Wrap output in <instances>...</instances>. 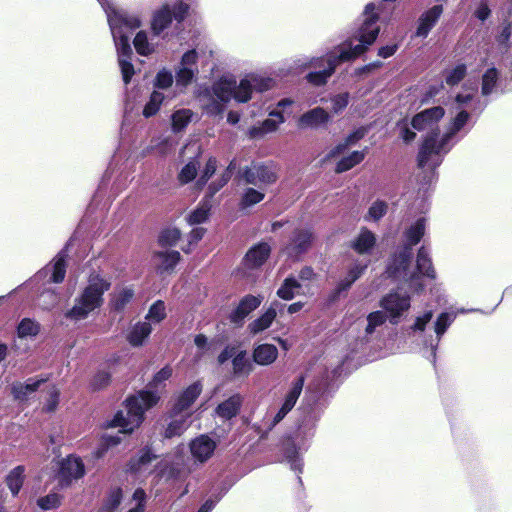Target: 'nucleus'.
I'll return each instance as SVG.
<instances>
[{"label":"nucleus","mask_w":512,"mask_h":512,"mask_svg":"<svg viewBox=\"0 0 512 512\" xmlns=\"http://www.w3.org/2000/svg\"><path fill=\"white\" fill-rule=\"evenodd\" d=\"M134 297V290L131 287H122L115 291L111 303L115 310H123Z\"/></svg>","instance_id":"41"},{"label":"nucleus","mask_w":512,"mask_h":512,"mask_svg":"<svg viewBox=\"0 0 512 512\" xmlns=\"http://www.w3.org/2000/svg\"><path fill=\"white\" fill-rule=\"evenodd\" d=\"M467 73V67L465 64L460 63L451 69H447L444 72V81L447 85L453 87L459 84Z\"/></svg>","instance_id":"43"},{"label":"nucleus","mask_w":512,"mask_h":512,"mask_svg":"<svg viewBox=\"0 0 512 512\" xmlns=\"http://www.w3.org/2000/svg\"><path fill=\"white\" fill-rule=\"evenodd\" d=\"M62 497L56 493H50L37 500V505L43 510H51L60 506Z\"/></svg>","instance_id":"56"},{"label":"nucleus","mask_w":512,"mask_h":512,"mask_svg":"<svg viewBox=\"0 0 512 512\" xmlns=\"http://www.w3.org/2000/svg\"><path fill=\"white\" fill-rule=\"evenodd\" d=\"M477 88L475 86H468L465 83L462 87V91L458 93L454 99V105L456 110H465L470 108L474 103Z\"/></svg>","instance_id":"34"},{"label":"nucleus","mask_w":512,"mask_h":512,"mask_svg":"<svg viewBox=\"0 0 512 512\" xmlns=\"http://www.w3.org/2000/svg\"><path fill=\"white\" fill-rule=\"evenodd\" d=\"M24 472V466L19 465L12 469L6 477V484L13 496H16L19 493L23 485L25 477Z\"/></svg>","instance_id":"38"},{"label":"nucleus","mask_w":512,"mask_h":512,"mask_svg":"<svg viewBox=\"0 0 512 512\" xmlns=\"http://www.w3.org/2000/svg\"><path fill=\"white\" fill-rule=\"evenodd\" d=\"M166 317L165 305L162 301H156L149 309L146 319L154 323L161 322Z\"/></svg>","instance_id":"55"},{"label":"nucleus","mask_w":512,"mask_h":512,"mask_svg":"<svg viewBox=\"0 0 512 512\" xmlns=\"http://www.w3.org/2000/svg\"><path fill=\"white\" fill-rule=\"evenodd\" d=\"M276 315V309L272 305L265 311L264 314H262L259 318L255 319L248 325L249 332L253 335H256L268 329L276 318Z\"/></svg>","instance_id":"31"},{"label":"nucleus","mask_w":512,"mask_h":512,"mask_svg":"<svg viewBox=\"0 0 512 512\" xmlns=\"http://www.w3.org/2000/svg\"><path fill=\"white\" fill-rule=\"evenodd\" d=\"M181 233L177 228H167L159 236V243L162 247L174 246L180 239Z\"/></svg>","instance_id":"54"},{"label":"nucleus","mask_w":512,"mask_h":512,"mask_svg":"<svg viewBox=\"0 0 512 512\" xmlns=\"http://www.w3.org/2000/svg\"><path fill=\"white\" fill-rule=\"evenodd\" d=\"M171 375V367L165 366L162 368L150 382L148 390L139 392L126 400L125 412H117L109 426L120 427L121 433H131L139 427L143 421L145 411L158 402V389L164 385Z\"/></svg>","instance_id":"4"},{"label":"nucleus","mask_w":512,"mask_h":512,"mask_svg":"<svg viewBox=\"0 0 512 512\" xmlns=\"http://www.w3.org/2000/svg\"><path fill=\"white\" fill-rule=\"evenodd\" d=\"M388 205L386 202L381 200H376L369 207L367 214L364 216L365 221L368 222H377L380 220L387 212Z\"/></svg>","instance_id":"48"},{"label":"nucleus","mask_w":512,"mask_h":512,"mask_svg":"<svg viewBox=\"0 0 512 512\" xmlns=\"http://www.w3.org/2000/svg\"><path fill=\"white\" fill-rule=\"evenodd\" d=\"M202 391L200 383L196 382L190 385L184 390L176 400L174 404V410L176 412H189V407L194 403Z\"/></svg>","instance_id":"25"},{"label":"nucleus","mask_w":512,"mask_h":512,"mask_svg":"<svg viewBox=\"0 0 512 512\" xmlns=\"http://www.w3.org/2000/svg\"><path fill=\"white\" fill-rule=\"evenodd\" d=\"M188 9V4L184 2L175 3L173 6H170L169 4L163 5L153 14L151 22L153 33L155 35H159L170 25L172 19H175L178 22L182 21L185 18Z\"/></svg>","instance_id":"8"},{"label":"nucleus","mask_w":512,"mask_h":512,"mask_svg":"<svg viewBox=\"0 0 512 512\" xmlns=\"http://www.w3.org/2000/svg\"><path fill=\"white\" fill-rule=\"evenodd\" d=\"M313 241L314 235L310 229H297L283 251L288 257L298 258L310 249Z\"/></svg>","instance_id":"13"},{"label":"nucleus","mask_w":512,"mask_h":512,"mask_svg":"<svg viewBox=\"0 0 512 512\" xmlns=\"http://www.w3.org/2000/svg\"><path fill=\"white\" fill-rule=\"evenodd\" d=\"M467 311L465 309H460L457 312H443L441 313L434 324V331L437 337V342L435 344H431V351L432 354H435L436 347L441 339V337L444 335L446 330L449 328V326L454 322L457 313H466Z\"/></svg>","instance_id":"29"},{"label":"nucleus","mask_w":512,"mask_h":512,"mask_svg":"<svg viewBox=\"0 0 512 512\" xmlns=\"http://www.w3.org/2000/svg\"><path fill=\"white\" fill-rule=\"evenodd\" d=\"M193 116V111L188 108H182L174 111L171 115L172 131L175 133L183 131L192 121Z\"/></svg>","instance_id":"33"},{"label":"nucleus","mask_w":512,"mask_h":512,"mask_svg":"<svg viewBox=\"0 0 512 512\" xmlns=\"http://www.w3.org/2000/svg\"><path fill=\"white\" fill-rule=\"evenodd\" d=\"M367 267V264L357 263L351 267L347 275L338 283L336 293L340 294L343 291L348 290L351 285L363 274Z\"/></svg>","instance_id":"36"},{"label":"nucleus","mask_w":512,"mask_h":512,"mask_svg":"<svg viewBox=\"0 0 512 512\" xmlns=\"http://www.w3.org/2000/svg\"><path fill=\"white\" fill-rule=\"evenodd\" d=\"M180 260L178 251L158 252L154 255V261L157 268L164 272L172 270Z\"/></svg>","instance_id":"32"},{"label":"nucleus","mask_w":512,"mask_h":512,"mask_svg":"<svg viewBox=\"0 0 512 512\" xmlns=\"http://www.w3.org/2000/svg\"><path fill=\"white\" fill-rule=\"evenodd\" d=\"M443 13L442 5H434L423 12L417 21L415 36L426 38Z\"/></svg>","instance_id":"17"},{"label":"nucleus","mask_w":512,"mask_h":512,"mask_svg":"<svg viewBox=\"0 0 512 512\" xmlns=\"http://www.w3.org/2000/svg\"><path fill=\"white\" fill-rule=\"evenodd\" d=\"M217 168V160L215 158H209L200 178L197 181L198 187H203L207 181L212 177Z\"/></svg>","instance_id":"57"},{"label":"nucleus","mask_w":512,"mask_h":512,"mask_svg":"<svg viewBox=\"0 0 512 512\" xmlns=\"http://www.w3.org/2000/svg\"><path fill=\"white\" fill-rule=\"evenodd\" d=\"M432 317V311H427L423 315L418 316L415 319L414 325L412 326V330L423 332L425 330L426 325L431 321Z\"/></svg>","instance_id":"63"},{"label":"nucleus","mask_w":512,"mask_h":512,"mask_svg":"<svg viewBox=\"0 0 512 512\" xmlns=\"http://www.w3.org/2000/svg\"><path fill=\"white\" fill-rule=\"evenodd\" d=\"M211 209L210 199L203 200L200 205L189 214L188 222L190 225L200 224L206 221Z\"/></svg>","instance_id":"45"},{"label":"nucleus","mask_w":512,"mask_h":512,"mask_svg":"<svg viewBox=\"0 0 512 512\" xmlns=\"http://www.w3.org/2000/svg\"><path fill=\"white\" fill-rule=\"evenodd\" d=\"M499 72L496 68H489L482 76L481 93L483 96L490 95L498 82Z\"/></svg>","instance_id":"44"},{"label":"nucleus","mask_w":512,"mask_h":512,"mask_svg":"<svg viewBox=\"0 0 512 512\" xmlns=\"http://www.w3.org/2000/svg\"><path fill=\"white\" fill-rule=\"evenodd\" d=\"M300 289L301 284L294 277H288L277 290V295L281 299L291 300L296 294H299Z\"/></svg>","instance_id":"40"},{"label":"nucleus","mask_w":512,"mask_h":512,"mask_svg":"<svg viewBox=\"0 0 512 512\" xmlns=\"http://www.w3.org/2000/svg\"><path fill=\"white\" fill-rule=\"evenodd\" d=\"M199 169L197 160L189 161L179 172L178 180L181 184H187L195 179Z\"/></svg>","instance_id":"51"},{"label":"nucleus","mask_w":512,"mask_h":512,"mask_svg":"<svg viewBox=\"0 0 512 512\" xmlns=\"http://www.w3.org/2000/svg\"><path fill=\"white\" fill-rule=\"evenodd\" d=\"M163 100H164L163 93L154 91L150 95V99L143 109V115L146 118L154 116L159 111Z\"/></svg>","instance_id":"49"},{"label":"nucleus","mask_w":512,"mask_h":512,"mask_svg":"<svg viewBox=\"0 0 512 512\" xmlns=\"http://www.w3.org/2000/svg\"><path fill=\"white\" fill-rule=\"evenodd\" d=\"M387 316L388 315L382 311L371 312L367 316V326L365 328L366 334H372L378 326L383 325Z\"/></svg>","instance_id":"52"},{"label":"nucleus","mask_w":512,"mask_h":512,"mask_svg":"<svg viewBox=\"0 0 512 512\" xmlns=\"http://www.w3.org/2000/svg\"><path fill=\"white\" fill-rule=\"evenodd\" d=\"M377 21L378 13L376 12L375 4H367L363 12L362 24L356 35L359 41L358 44L353 45L352 42H345L328 53L325 57L313 58L309 62L306 60H298L296 62L297 68H319V71L309 73L307 80L317 86L325 84L340 63L350 61L360 56L366 51L367 47L376 40L379 34Z\"/></svg>","instance_id":"1"},{"label":"nucleus","mask_w":512,"mask_h":512,"mask_svg":"<svg viewBox=\"0 0 512 512\" xmlns=\"http://www.w3.org/2000/svg\"><path fill=\"white\" fill-rule=\"evenodd\" d=\"M110 286L111 283L99 274L90 275L87 286L75 298L73 307L66 312V318L74 321L86 319L102 306L103 295Z\"/></svg>","instance_id":"7"},{"label":"nucleus","mask_w":512,"mask_h":512,"mask_svg":"<svg viewBox=\"0 0 512 512\" xmlns=\"http://www.w3.org/2000/svg\"><path fill=\"white\" fill-rule=\"evenodd\" d=\"M243 177L247 183L253 185H267L277 179L275 169L269 165H253L244 171Z\"/></svg>","instance_id":"16"},{"label":"nucleus","mask_w":512,"mask_h":512,"mask_svg":"<svg viewBox=\"0 0 512 512\" xmlns=\"http://www.w3.org/2000/svg\"><path fill=\"white\" fill-rule=\"evenodd\" d=\"M445 111L442 107L436 106L420 113L416 114L411 120V126L414 130L417 131H425L428 130L429 133L425 137V139L429 136H433L437 144L440 142L439 133L435 130L437 127V123L443 118Z\"/></svg>","instance_id":"10"},{"label":"nucleus","mask_w":512,"mask_h":512,"mask_svg":"<svg viewBox=\"0 0 512 512\" xmlns=\"http://www.w3.org/2000/svg\"><path fill=\"white\" fill-rule=\"evenodd\" d=\"M190 412H176L172 410L171 421L165 430V437L171 438L181 435L191 424Z\"/></svg>","instance_id":"21"},{"label":"nucleus","mask_w":512,"mask_h":512,"mask_svg":"<svg viewBox=\"0 0 512 512\" xmlns=\"http://www.w3.org/2000/svg\"><path fill=\"white\" fill-rule=\"evenodd\" d=\"M104 9L108 24L118 53V62L125 84H128L134 75V67L129 61L132 54L130 35L141 26V19L135 14H129L115 7L109 0H98Z\"/></svg>","instance_id":"3"},{"label":"nucleus","mask_w":512,"mask_h":512,"mask_svg":"<svg viewBox=\"0 0 512 512\" xmlns=\"http://www.w3.org/2000/svg\"><path fill=\"white\" fill-rule=\"evenodd\" d=\"M39 324L30 319L24 318L18 325L17 333L20 338L34 337L39 333Z\"/></svg>","instance_id":"46"},{"label":"nucleus","mask_w":512,"mask_h":512,"mask_svg":"<svg viewBox=\"0 0 512 512\" xmlns=\"http://www.w3.org/2000/svg\"><path fill=\"white\" fill-rule=\"evenodd\" d=\"M198 53L192 49L183 54L178 66L175 68L176 87L185 89L198 74Z\"/></svg>","instance_id":"11"},{"label":"nucleus","mask_w":512,"mask_h":512,"mask_svg":"<svg viewBox=\"0 0 512 512\" xmlns=\"http://www.w3.org/2000/svg\"><path fill=\"white\" fill-rule=\"evenodd\" d=\"M269 116L270 117L264 120L260 125L253 126L249 129L248 134L250 138H261L265 134L276 131L279 125L285 122V117L281 111L273 110L270 112Z\"/></svg>","instance_id":"19"},{"label":"nucleus","mask_w":512,"mask_h":512,"mask_svg":"<svg viewBox=\"0 0 512 512\" xmlns=\"http://www.w3.org/2000/svg\"><path fill=\"white\" fill-rule=\"evenodd\" d=\"M189 447L194 460L204 463L212 457L217 444L208 435L203 434L193 439Z\"/></svg>","instance_id":"15"},{"label":"nucleus","mask_w":512,"mask_h":512,"mask_svg":"<svg viewBox=\"0 0 512 512\" xmlns=\"http://www.w3.org/2000/svg\"><path fill=\"white\" fill-rule=\"evenodd\" d=\"M273 86L274 81L271 78L249 75L236 86V80L233 77L223 76L210 88L201 91L198 98L206 114L214 116L222 114L225 104L232 97L239 102H247L254 91L263 92Z\"/></svg>","instance_id":"2"},{"label":"nucleus","mask_w":512,"mask_h":512,"mask_svg":"<svg viewBox=\"0 0 512 512\" xmlns=\"http://www.w3.org/2000/svg\"><path fill=\"white\" fill-rule=\"evenodd\" d=\"M263 298L260 296L247 295L237 306V308L230 314V321L234 324L240 325L243 320L256 308H258Z\"/></svg>","instance_id":"20"},{"label":"nucleus","mask_w":512,"mask_h":512,"mask_svg":"<svg viewBox=\"0 0 512 512\" xmlns=\"http://www.w3.org/2000/svg\"><path fill=\"white\" fill-rule=\"evenodd\" d=\"M65 258H66V252L63 250L56 256L51 267L47 268L52 271L51 281L54 283H61L65 278V274H66Z\"/></svg>","instance_id":"39"},{"label":"nucleus","mask_w":512,"mask_h":512,"mask_svg":"<svg viewBox=\"0 0 512 512\" xmlns=\"http://www.w3.org/2000/svg\"><path fill=\"white\" fill-rule=\"evenodd\" d=\"M330 120L329 113L321 107H316L304 113L298 121L300 128H317Z\"/></svg>","instance_id":"23"},{"label":"nucleus","mask_w":512,"mask_h":512,"mask_svg":"<svg viewBox=\"0 0 512 512\" xmlns=\"http://www.w3.org/2000/svg\"><path fill=\"white\" fill-rule=\"evenodd\" d=\"M271 252L270 246L265 243H259L253 246L245 256V264L249 268L261 266L269 257Z\"/></svg>","instance_id":"27"},{"label":"nucleus","mask_w":512,"mask_h":512,"mask_svg":"<svg viewBox=\"0 0 512 512\" xmlns=\"http://www.w3.org/2000/svg\"><path fill=\"white\" fill-rule=\"evenodd\" d=\"M85 468L82 460L76 456H68L61 463L59 482L62 486H68L73 480L83 477Z\"/></svg>","instance_id":"14"},{"label":"nucleus","mask_w":512,"mask_h":512,"mask_svg":"<svg viewBox=\"0 0 512 512\" xmlns=\"http://www.w3.org/2000/svg\"><path fill=\"white\" fill-rule=\"evenodd\" d=\"M173 84V74L167 69H162L157 73L155 86L160 89H167Z\"/></svg>","instance_id":"59"},{"label":"nucleus","mask_w":512,"mask_h":512,"mask_svg":"<svg viewBox=\"0 0 512 512\" xmlns=\"http://www.w3.org/2000/svg\"><path fill=\"white\" fill-rule=\"evenodd\" d=\"M42 382H44L42 379H29L25 383H15L12 385V394L16 399L24 400L28 398L32 393H34Z\"/></svg>","instance_id":"35"},{"label":"nucleus","mask_w":512,"mask_h":512,"mask_svg":"<svg viewBox=\"0 0 512 512\" xmlns=\"http://www.w3.org/2000/svg\"><path fill=\"white\" fill-rule=\"evenodd\" d=\"M410 305V297L398 292H391L380 301V306L390 317L392 323H397L398 319L409 310Z\"/></svg>","instance_id":"12"},{"label":"nucleus","mask_w":512,"mask_h":512,"mask_svg":"<svg viewBox=\"0 0 512 512\" xmlns=\"http://www.w3.org/2000/svg\"><path fill=\"white\" fill-rule=\"evenodd\" d=\"M364 136L363 131H355L350 134L343 143H339L336 145L328 154V158H333L340 155L344 152L350 145L355 144L358 140H360Z\"/></svg>","instance_id":"50"},{"label":"nucleus","mask_w":512,"mask_h":512,"mask_svg":"<svg viewBox=\"0 0 512 512\" xmlns=\"http://www.w3.org/2000/svg\"><path fill=\"white\" fill-rule=\"evenodd\" d=\"M426 230V219L421 217L412 223L404 232V245L397 250L388 263L386 273L392 278H403L414 281V272L409 271L412 259V247L420 242Z\"/></svg>","instance_id":"6"},{"label":"nucleus","mask_w":512,"mask_h":512,"mask_svg":"<svg viewBox=\"0 0 512 512\" xmlns=\"http://www.w3.org/2000/svg\"><path fill=\"white\" fill-rule=\"evenodd\" d=\"M277 357L278 349L273 344H260L253 349V360L258 365H270L275 362Z\"/></svg>","instance_id":"28"},{"label":"nucleus","mask_w":512,"mask_h":512,"mask_svg":"<svg viewBox=\"0 0 512 512\" xmlns=\"http://www.w3.org/2000/svg\"><path fill=\"white\" fill-rule=\"evenodd\" d=\"M457 111L448 131L441 136L438 144L432 135L424 139L418 154V165L422 169L433 171L441 164L443 155L454 145L456 133L464 127L470 116L466 110Z\"/></svg>","instance_id":"5"},{"label":"nucleus","mask_w":512,"mask_h":512,"mask_svg":"<svg viewBox=\"0 0 512 512\" xmlns=\"http://www.w3.org/2000/svg\"><path fill=\"white\" fill-rule=\"evenodd\" d=\"M304 385V377L300 376L289 389L288 393L285 396L284 402L279 409V411L275 414L273 418V425L279 423L295 406L299 396L301 395L302 389Z\"/></svg>","instance_id":"18"},{"label":"nucleus","mask_w":512,"mask_h":512,"mask_svg":"<svg viewBox=\"0 0 512 512\" xmlns=\"http://www.w3.org/2000/svg\"><path fill=\"white\" fill-rule=\"evenodd\" d=\"M264 198V193L255 190L253 188H249L245 191L242 197V205L243 206H252L259 202H261Z\"/></svg>","instance_id":"60"},{"label":"nucleus","mask_w":512,"mask_h":512,"mask_svg":"<svg viewBox=\"0 0 512 512\" xmlns=\"http://www.w3.org/2000/svg\"><path fill=\"white\" fill-rule=\"evenodd\" d=\"M155 459L156 456L152 454L149 449L145 448L140 451L138 456L130 460L128 464V471L140 475L150 473L151 462Z\"/></svg>","instance_id":"26"},{"label":"nucleus","mask_w":512,"mask_h":512,"mask_svg":"<svg viewBox=\"0 0 512 512\" xmlns=\"http://www.w3.org/2000/svg\"><path fill=\"white\" fill-rule=\"evenodd\" d=\"M349 103V94L340 93L331 98V110L333 113L338 114L342 112Z\"/></svg>","instance_id":"58"},{"label":"nucleus","mask_w":512,"mask_h":512,"mask_svg":"<svg viewBox=\"0 0 512 512\" xmlns=\"http://www.w3.org/2000/svg\"><path fill=\"white\" fill-rule=\"evenodd\" d=\"M242 403V396L235 394L216 407V414L223 419L229 420L238 414Z\"/></svg>","instance_id":"30"},{"label":"nucleus","mask_w":512,"mask_h":512,"mask_svg":"<svg viewBox=\"0 0 512 512\" xmlns=\"http://www.w3.org/2000/svg\"><path fill=\"white\" fill-rule=\"evenodd\" d=\"M136 51L140 55H150L154 52V46L148 41V37L145 31H139L133 41Z\"/></svg>","instance_id":"47"},{"label":"nucleus","mask_w":512,"mask_h":512,"mask_svg":"<svg viewBox=\"0 0 512 512\" xmlns=\"http://www.w3.org/2000/svg\"><path fill=\"white\" fill-rule=\"evenodd\" d=\"M233 163H230L228 168L222 173L220 178L213 181L209 187V198H212L223 186H225L231 178Z\"/></svg>","instance_id":"53"},{"label":"nucleus","mask_w":512,"mask_h":512,"mask_svg":"<svg viewBox=\"0 0 512 512\" xmlns=\"http://www.w3.org/2000/svg\"><path fill=\"white\" fill-rule=\"evenodd\" d=\"M232 366L233 373L236 376H248L253 370V365L247 357L246 351H240L234 356Z\"/></svg>","instance_id":"37"},{"label":"nucleus","mask_w":512,"mask_h":512,"mask_svg":"<svg viewBox=\"0 0 512 512\" xmlns=\"http://www.w3.org/2000/svg\"><path fill=\"white\" fill-rule=\"evenodd\" d=\"M376 244V235L369 229L361 228L359 234L351 241V248L359 254H369Z\"/></svg>","instance_id":"24"},{"label":"nucleus","mask_w":512,"mask_h":512,"mask_svg":"<svg viewBox=\"0 0 512 512\" xmlns=\"http://www.w3.org/2000/svg\"><path fill=\"white\" fill-rule=\"evenodd\" d=\"M399 135L404 142L409 143L416 137V133L412 131L407 122L399 123Z\"/></svg>","instance_id":"64"},{"label":"nucleus","mask_w":512,"mask_h":512,"mask_svg":"<svg viewBox=\"0 0 512 512\" xmlns=\"http://www.w3.org/2000/svg\"><path fill=\"white\" fill-rule=\"evenodd\" d=\"M152 332L151 324L147 321H139L132 325L126 335L128 343L133 347L142 346Z\"/></svg>","instance_id":"22"},{"label":"nucleus","mask_w":512,"mask_h":512,"mask_svg":"<svg viewBox=\"0 0 512 512\" xmlns=\"http://www.w3.org/2000/svg\"><path fill=\"white\" fill-rule=\"evenodd\" d=\"M409 271L414 272L415 278L411 280H405L403 278H395L396 280H402L409 283V287L415 292H421L424 289V284L421 281L420 275L434 279L436 277L435 270L432 265V261L429 255V251L425 247H421L417 254L416 268L412 267V260L410 261Z\"/></svg>","instance_id":"9"},{"label":"nucleus","mask_w":512,"mask_h":512,"mask_svg":"<svg viewBox=\"0 0 512 512\" xmlns=\"http://www.w3.org/2000/svg\"><path fill=\"white\" fill-rule=\"evenodd\" d=\"M365 158L364 151H353L348 156L343 157L336 166V172L342 173L350 170Z\"/></svg>","instance_id":"42"},{"label":"nucleus","mask_w":512,"mask_h":512,"mask_svg":"<svg viewBox=\"0 0 512 512\" xmlns=\"http://www.w3.org/2000/svg\"><path fill=\"white\" fill-rule=\"evenodd\" d=\"M122 490L120 488L112 489L105 501V508L109 511L116 509L122 501Z\"/></svg>","instance_id":"61"},{"label":"nucleus","mask_w":512,"mask_h":512,"mask_svg":"<svg viewBox=\"0 0 512 512\" xmlns=\"http://www.w3.org/2000/svg\"><path fill=\"white\" fill-rule=\"evenodd\" d=\"M109 382L110 374L107 371H99L93 376L90 384L94 390H100L106 387Z\"/></svg>","instance_id":"62"}]
</instances>
